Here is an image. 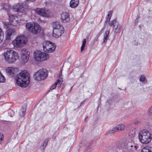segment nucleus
I'll return each instance as SVG.
<instances>
[{"label":"nucleus","instance_id":"f257e3e1","mask_svg":"<svg viewBox=\"0 0 152 152\" xmlns=\"http://www.w3.org/2000/svg\"><path fill=\"white\" fill-rule=\"evenodd\" d=\"M16 80L18 86L21 87H26L30 82L28 73L26 70L21 71L17 75Z\"/></svg>","mask_w":152,"mask_h":152},{"label":"nucleus","instance_id":"f03ea898","mask_svg":"<svg viewBox=\"0 0 152 152\" xmlns=\"http://www.w3.org/2000/svg\"><path fill=\"white\" fill-rule=\"evenodd\" d=\"M3 56L5 61L10 64L15 63L19 58L18 52L12 50L7 51L4 53Z\"/></svg>","mask_w":152,"mask_h":152},{"label":"nucleus","instance_id":"7ed1b4c3","mask_svg":"<svg viewBox=\"0 0 152 152\" xmlns=\"http://www.w3.org/2000/svg\"><path fill=\"white\" fill-rule=\"evenodd\" d=\"M138 137L140 141L143 144L149 143L152 139V135L150 132L145 129L140 132Z\"/></svg>","mask_w":152,"mask_h":152},{"label":"nucleus","instance_id":"20e7f679","mask_svg":"<svg viewBox=\"0 0 152 152\" xmlns=\"http://www.w3.org/2000/svg\"><path fill=\"white\" fill-rule=\"evenodd\" d=\"M27 38L23 35L17 37L12 42L13 46L15 48H21L26 44Z\"/></svg>","mask_w":152,"mask_h":152},{"label":"nucleus","instance_id":"39448f33","mask_svg":"<svg viewBox=\"0 0 152 152\" xmlns=\"http://www.w3.org/2000/svg\"><path fill=\"white\" fill-rule=\"evenodd\" d=\"M34 57L37 61L40 62L48 59L49 56L47 53L36 50L34 53Z\"/></svg>","mask_w":152,"mask_h":152},{"label":"nucleus","instance_id":"423d86ee","mask_svg":"<svg viewBox=\"0 0 152 152\" xmlns=\"http://www.w3.org/2000/svg\"><path fill=\"white\" fill-rule=\"evenodd\" d=\"M48 76V72L45 69H41L35 72L34 75L35 80L41 81L45 80Z\"/></svg>","mask_w":152,"mask_h":152},{"label":"nucleus","instance_id":"0eeeda50","mask_svg":"<svg viewBox=\"0 0 152 152\" xmlns=\"http://www.w3.org/2000/svg\"><path fill=\"white\" fill-rule=\"evenodd\" d=\"M42 45L43 50L48 53L53 52L56 48V45L54 43L49 41L44 42Z\"/></svg>","mask_w":152,"mask_h":152},{"label":"nucleus","instance_id":"6e6552de","mask_svg":"<svg viewBox=\"0 0 152 152\" xmlns=\"http://www.w3.org/2000/svg\"><path fill=\"white\" fill-rule=\"evenodd\" d=\"M35 12L38 15L45 17H50L53 15L50 10L44 8H38L36 9Z\"/></svg>","mask_w":152,"mask_h":152},{"label":"nucleus","instance_id":"1a4fd4ad","mask_svg":"<svg viewBox=\"0 0 152 152\" xmlns=\"http://www.w3.org/2000/svg\"><path fill=\"white\" fill-rule=\"evenodd\" d=\"M21 58L22 63L24 64L28 61L29 57V53L25 49H22L20 52Z\"/></svg>","mask_w":152,"mask_h":152},{"label":"nucleus","instance_id":"9d476101","mask_svg":"<svg viewBox=\"0 0 152 152\" xmlns=\"http://www.w3.org/2000/svg\"><path fill=\"white\" fill-rule=\"evenodd\" d=\"M64 28L61 27L59 29L53 30V36L56 38L60 37L64 33Z\"/></svg>","mask_w":152,"mask_h":152},{"label":"nucleus","instance_id":"9b49d317","mask_svg":"<svg viewBox=\"0 0 152 152\" xmlns=\"http://www.w3.org/2000/svg\"><path fill=\"white\" fill-rule=\"evenodd\" d=\"M41 28L38 24L34 23L33 27H32L31 33L34 34H37L40 32Z\"/></svg>","mask_w":152,"mask_h":152},{"label":"nucleus","instance_id":"f8f14e48","mask_svg":"<svg viewBox=\"0 0 152 152\" xmlns=\"http://www.w3.org/2000/svg\"><path fill=\"white\" fill-rule=\"evenodd\" d=\"M61 19L63 23H66L70 20L69 13L66 12H63L61 14Z\"/></svg>","mask_w":152,"mask_h":152},{"label":"nucleus","instance_id":"ddd939ff","mask_svg":"<svg viewBox=\"0 0 152 152\" xmlns=\"http://www.w3.org/2000/svg\"><path fill=\"white\" fill-rule=\"evenodd\" d=\"M137 148V146L135 143H129L128 144V151L132 152L136 151Z\"/></svg>","mask_w":152,"mask_h":152},{"label":"nucleus","instance_id":"4468645a","mask_svg":"<svg viewBox=\"0 0 152 152\" xmlns=\"http://www.w3.org/2000/svg\"><path fill=\"white\" fill-rule=\"evenodd\" d=\"M15 32V30L14 29L10 28L7 31L6 33V39L8 40L10 39V37Z\"/></svg>","mask_w":152,"mask_h":152},{"label":"nucleus","instance_id":"2eb2a0df","mask_svg":"<svg viewBox=\"0 0 152 152\" xmlns=\"http://www.w3.org/2000/svg\"><path fill=\"white\" fill-rule=\"evenodd\" d=\"M79 3V0H71L70 2V6L72 8L77 7Z\"/></svg>","mask_w":152,"mask_h":152},{"label":"nucleus","instance_id":"dca6fc26","mask_svg":"<svg viewBox=\"0 0 152 152\" xmlns=\"http://www.w3.org/2000/svg\"><path fill=\"white\" fill-rule=\"evenodd\" d=\"M53 30L56 29H59L61 27H63V26L60 25L58 22H54L52 24Z\"/></svg>","mask_w":152,"mask_h":152},{"label":"nucleus","instance_id":"f3484780","mask_svg":"<svg viewBox=\"0 0 152 152\" xmlns=\"http://www.w3.org/2000/svg\"><path fill=\"white\" fill-rule=\"evenodd\" d=\"M34 23V22H30L27 23L26 25V29L30 32H31L32 27H33Z\"/></svg>","mask_w":152,"mask_h":152},{"label":"nucleus","instance_id":"a211bd4d","mask_svg":"<svg viewBox=\"0 0 152 152\" xmlns=\"http://www.w3.org/2000/svg\"><path fill=\"white\" fill-rule=\"evenodd\" d=\"M16 69L13 67H9L6 69V70L9 74H14Z\"/></svg>","mask_w":152,"mask_h":152},{"label":"nucleus","instance_id":"6ab92c4d","mask_svg":"<svg viewBox=\"0 0 152 152\" xmlns=\"http://www.w3.org/2000/svg\"><path fill=\"white\" fill-rule=\"evenodd\" d=\"M109 33V30L108 31H105V33L104 35V41L103 43H105L107 42V41L108 39Z\"/></svg>","mask_w":152,"mask_h":152},{"label":"nucleus","instance_id":"aec40b11","mask_svg":"<svg viewBox=\"0 0 152 152\" xmlns=\"http://www.w3.org/2000/svg\"><path fill=\"white\" fill-rule=\"evenodd\" d=\"M117 131L123 130L125 128V126L124 124H120L118 125L117 126H116Z\"/></svg>","mask_w":152,"mask_h":152},{"label":"nucleus","instance_id":"412c9836","mask_svg":"<svg viewBox=\"0 0 152 152\" xmlns=\"http://www.w3.org/2000/svg\"><path fill=\"white\" fill-rule=\"evenodd\" d=\"M112 15V11H110L108 12V14L106 17V22H109L110 21Z\"/></svg>","mask_w":152,"mask_h":152},{"label":"nucleus","instance_id":"4be33fe9","mask_svg":"<svg viewBox=\"0 0 152 152\" xmlns=\"http://www.w3.org/2000/svg\"><path fill=\"white\" fill-rule=\"evenodd\" d=\"M114 27L115 28V32L116 33L119 32L121 27L120 25L119 24L117 23V25H114Z\"/></svg>","mask_w":152,"mask_h":152},{"label":"nucleus","instance_id":"5701e85b","mask_svg":"<svg viewBox=\"0 0 152 152\" xmlns=\"http://www.w3.org/2000/svg\"><path fill=\"white\" fill-rule=\"evenodd\" d=\"M5 81V79L4 76L0 72V83H4Z\"/></svg>","mask_w":152,"mask_h":152},{"label":"nucleus","instance_id":"b1692460","mask_svg":"<svg viewBox=\"0 0 152 152\" xmlns=\"http://www.w3.org/2000/svg\"><path fill=\"white\" fill-rule=\"evenodd\" d=\"M140 152H152L149 149L148 147H146L143 148L141 150Z\"/></svg>","mask_w":152,"mask_h":152},{"label":"nucleus","instance_id":"393cba45","mask_svg":"<svg viewBox=\"0 0 152 152\" xmlns=\"http://www.w3.org/2000/svg\"><path fill=\"white\" fill-rule=\"evenodd\" d=\"M117 130L115 126V127H113L112 129H110L109 131L108 134H112L114 133L115 132H117Z\"/></svg>","mask_w":152,"mask_h":152},{"label":"nucleus","instance_id":"a878e982","mask_svg":"<svg viewBox=\"0 0 152 152\" xmlns=\"http://www.w3.org/2000/svg\"><path fill=\"white\" fill-rule=\"evenodd\" d=\"M86 43V39H84L83 41V43L81 47V52H82L83 51V50L85 46V45Z\"/></svg>","mask_w":152,"mask_h":152},{"label":"nucleus","instance_id":"bb28decb","mask_svg":"<svg viewBox=\"0 0 152 152\" xmlns=\"http://www.w3.org/2000/svg\"><path fill=\"white\" fill-rule=\"evenodd\" d=\"M4 38V33L0 28V41H2Z\"/></svg>","mask_w":152,"mask_h":152},{"label":"nucleus","instance_id":"cd10ccee","mask_svg":"<svg viewBox=\"0 0 152 152\" xmlns=\"http://www.w3.org/2000/svg\"><path fill=\"white\" fill-rule=\"evenodd\" d=\"M26 110L25 108H22L19 114L20 116H23L25 114Z\"/></svg>","mask_w":152,"mask_h":152},{"label":"nucleus","instance_id":"c85d7f7f","mask_svg":"<svg viewBox=\"0 0 152 152\" xmlns=\"http://www.w3.org/2000/svg\"><path fill=\"white\" fill-rule=\"evenodd\" d=\"M62 81L61 80H58L57 82H56L55 84L56 85V86H59L62 83Z\"/></svg>","mask_w":152,"mask_h":152},{"label":"nucleus","instance_id":"c756f323","mask_svg":"<svg viewBox=\"0 0 152 152\" xmlns=\"http://www.w3.org/2000/svg\"><path fill=\"white\" fill-rule=\"evenodd\" d=\"M4 24V27L6 28L9 27L10 25V23L8 22H5Z\"/></svg>","mask_w":152,"mask_h":152},{"label":"nucleus","instance_id":"7c9ffc66","mask_svg":"<svg viewBox=\"0 0 152 152\" xmlns=\"http://www.w3.org/2000/svg\"><path fill=\"white\" fill-rule=\"evenodd\" d=\"M9 20L12 22L15 19V17L14 15H10L9 17Z\"/></svg>","mask_w":152,"mask_h":152},{"label":"nucleus","instance_id":"2f4dec72","mask_svg":"<svg viewBox=\"0 0 152 152\" xmlns=\"http://www.w3.org/2000/svg\"><path fill=\"white\" fill-rule=\"evenodd\" d=\"M145 79L146 77L145 76L142 75L140 77V80L141 82H143L145 80Z\"/></svg>","mask_w":152,"mask_h":152},{"label":"nucleus","instance_id":"473e14b6","mask_svg":"<svg viewBox=\"0 0 152 152\" xmlns=\"http://www.w3.org/2000/svg\"><path fill=\"white\" fill-rule=\"evenodd\" d=\"M116 22V20L114 19L113 20L111 21L110 22H109V24L110 26H112L114 25V23Z\"/></svg>","mask_w":152,"mask_h":152},{"label":"nucleus","instance_id":"72a5a7b5","mask_svg":"<svg viewBox=\"0 0 152 152\" xmlns=\"http://www.w3.org/2000/svg\"><path fill=\"white\" fill-rule=\"evenodd\" d=\"M148 115H152V105L148 109Z\"/></svg>","mask_w":152,"mask_h":152},{"label":"nucleus","instance_id":"f704fd0d","mask_svg":"<svg viewBox=\"0 0 152 152\" xmlns=\"http://www.w3.org/2000/svg\"><path fill=\"white\" fill-rule=\"evenodd\" d=\"M44 143L45 144H43L41 146L42 148L44 150L45 148V147L47 145V141H44Z\"/></svg>","mask_w":152,"mask_h":152},{"label":"nucleus","instance_id":"c9c22d12","mask_svg":"<svg viewBox=\"0 0 152 152\" xmlns=\"http://www.w3.org/2000/svg\"><path fill=\"white\" fill-rule=\"evenodd\" d=\"M56 87V85L55 83L53 85L51 86L49 90V91H51L53 90Z\"/></svg>","mask_w":152,"mask_h":152},{"label":"nucleus","instance_id":"e433bc0d","mask_svg":"<svg viewBox=\"0 0 152 152\" xmlns=\"http://www.w3.org/2000/svg\"><path fill=\"white\" fill-rule=\"evenodd\" d=\"M26 2L27 3H29L30 2H34L35 0H25Z\"/></svg>","mask_w":152,"mask_h":152},{"label":"nucleus","instance_id":"4c0bfd02","mask_svg":"<svg viewBox=\"0 0 152 152\" xmlns=\"http://www.w3.org/2000/svg\"><path fill=\"white\" fill-rule=\"evenodd\" d=\"M3 138V136L2 134H0V143L1 142L2 140V139Z\"/></svg>","mask_w":152,"mask_h":152},{"label":"nucleus","instance_id":"58836bf2","mask_svg":"<svg viewBox=\"0 0 152 152\" xmlns=\"http://www.w3.org/2000/svg\"><path fill=\"white\" fill-rule=\"evenodd\" d=\"M16 10V11L17 12L19 11H20L19 9V8H17Z\"/></svg>","mask_w":152,"mask_h":152},{"label":"nucleus","instance_id":"ea45409f","mask_svg":"<svg viewBox=\"0 0 152 152\" xmlns=\"http://www.w3.org/2000/svg\"><path fill=\"white\" fill-rule=\"evenodd\" d=\"M10 113L12 112V113H13V111H12V110H10Z\"/></svg>","mask_w":152,"mask_h":152},{"label":"nucleus","instance_id":"a19ab883","mask_svg":"<svg viewBox=\"0 0 152 152\" xmlns=\"http://www.w3.org/2000/svg\"><path fill=\"white\" fill-rule=\"evenodd\" d=\"M117 147H118V148H120V147H119V146H118Z\"/></svg>","mask_w":152,"mask_h":152},{"label":"nucleus","instance_id":"79ce46f5","mask_svg":"<svg viewBox=\"0 0 152 152\" xmlns=\"http://www.w3.org/2000/svg\"><path fill=\"white\" fill-rule=\"evenodd\" d=\"M134 133V134L135 133H134H134Z\"/></svg>","mask_w":152,"mask_h":152},{"label":"nucleus","instance_id":"37998d69","mask_svg":"<svg viewBox=\"0 0 152 152\" xmlns=\"http://www.w3.org/2000/svg\"><path fill=\"white\" fill-rule=\"evenodd\" d=\"M2 41H0V42H1Z\"/></svg>","mask_w":152,"mask_h":152}]
</instances>
